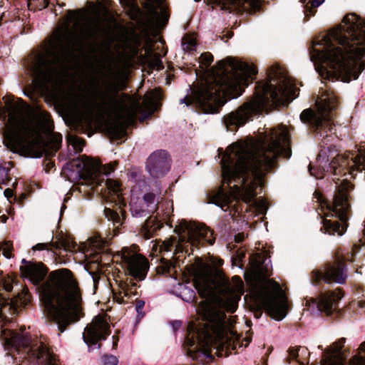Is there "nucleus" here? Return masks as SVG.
Here are the masks:
<instances>
[{
    "mask_svg": "<svg viewBox=\"0 0 365 365\" xmlns=\"http://www.w3.org/2000/svg\"><path fill=\"white\" fill-rule=\"evenodd\" d=\"M218 152L219 155H222V181L227 185L229 191L220 187L209 197V202L226 210L241 195L247 203L255 201L257 188L268 173L278 168V159L290 158V136L286 129L272 128L255 149L230 150L228 148L224 152L219 148Z\"/></svg>",
    "mask_w": 365,
    "mask_h": 365,
    "instance_id": "1",
    "label": "nucleus"
},
{
    "mask_svg": "<svg viewBox=\"0 0 365 365\" xmlns=\"http://www.w3.org/2000/svg\"><path fill=\"white\" fill-rule=\"evenodd\" d=\"M309 51L312 61L326 64L341 81L357 79L365 69V21L354 13L346 14Z\"/></svg>",
    "mask_w": 365,
    "mask_h": 365,
    "instance_id": "2",
    "label": "nucleus"
},
{
    "mask_svg": "<svg viewBox=\"0 0 365 365\" xmlns=\"http://www.w3.org/2000/svg\"><path fill=\"white\" fill-rule=\"evenodd\" d=\"M317 110L312 108L304 109L300 114L301 121L308 125L319 140L320 150L317 160L330 163L327 166L315 168L309 165V172L316 178H323L326 172L334 175L344 176L347 174L354 179L357 173L365 169V156L356 155L349 157V154L337 153L336 146L331 143L334 136L331 134L335 112L339 102L334 92L325 91L320 100L316 103Z\"/></svg>",
    "mask_w": 365,
    "mask_h": 365,
    "instance_id": "3",
    "label": "nucleus"
},
{
    "mask_svg": "<svg viewBox=\"0 0 365 365\" xmlns=\"http://www.w3.org/2000/svg\"><path fill=\"white\" fill-rule=\"evenodd\" d=\"M217 64L220 73L206 81L192 97L180 99V104H195L205 113H217L223 104L222 96L239 97L257 74L255 66L236 63L232 57Z\"/></svg>",
    "mask_w": 365,
    "mask_h": 365,
    "instance_id": "4",
    "label": "nucleus"
},
{
    "mask_svg": "<svg viewBox=\"0 0 365 365\" xmlns=\"http://www.w3.org/2000/svg\"><path fill=\"white\" fill-rule=\"evenodd\" d=\"M225 283L228 294L217 299L219 307L208 301H201L198 304L197 314L203 322L196 324L191 322L187 327L184 347L187 356L200 364H206L214 359L212 354V346L216 341L214 334L225 324L226 314L223 310L234 313L238 306L240 297L235 294L228 280Z\"/></svg>",
    "mask_w": 365,
    "mask_h": 365,
    "instance_id": "5",
    "label": "nucleus"
},
{
    "mask_svg": "<svg viewBox=\"0 0 365 365\" xmlns=\"http://www.w3.org/2000/svg\"><path fill=\"white\" fill-rule=\"evenodd\" d=\"M40 289L45 304L52 309L51 319L58 326V336L83 316L78 283L70 269L51 271Z\"/></svg>",
    "mask_w": 365,
    "mask_h": 365,
    "instance_id": "6",
    "label": "nucleus"
},
{
    "mask_svg": "<svg viewBox=\"0 0 365 365\" xmlns=\"http://www.w3.org/2000/svg\"><path fill=\"white\" fill-rule=\"evenodd\" d=\"M267 78V81L257 83L254 96L250 101L224 116L223 122L227 130L237 131L269 106H279L284 101L288 95L289 81L279 66L269 67Z\"/></svg>",
    "mask_w": 365,
    "mask_h": 365,
    "instance_id": "7",
    "label": "nucleus"
},
{
    "mask_svg": "<svg viewBox=\"0 0 365 365\" xmlns=\"http://www.w3.org/2000/svg\"><path fill=\"white\" fill-rule=\"evenodd\" d=\"M58 51H50L48 54L37 52L32 53L25 63L31 74L43 81H51L58 76L65 66L66 56L76 48L86 45L94 52L98 45L97 31L89 29L88 33L82 40L74 38L69 28L58 31L57 36Z\"/></svg>",
    "mask_w": 365,
    "mask_h": 365,
    "instance_id": "8",
    "label": "nucleus"
},
{
    "mask_svg": "<svg viewBox=\"0 0 365 365\" xmlns=\"http://www.w3.org/2000/svg\"><path fill=\"white\" fill-rule=\"evenodd\" d=\"M0 339L4 348L10 351L16 365H60L57 356L38 339H33L23 329L18 332L1 328Z\"/></svg>",
    "mask_w": 365,
    "mask_h": 365,
    "instance_id": "9",
    "label": "nucleus"
},
{
    "mask_svg": "<svg viewBox=\"0 0 365 365\" xmlns=\"http://www.w3.org/2000/svg\"><path fill=\"white\" fill-rule=\"evenodd\" d=\"M354 187V185L347 179L343 180L340 185L336 186L331 202L324 198L320 192H314V198L317 200L324 212L323 217L321 216L320 231L322 233L342 236L346 232L351 210L349 192Z\"/></svg>",
    "mask_w": 365,
    "mask_h": 365,
    "instance_id": "10",
    "label": "nucleus"
},
{
    "mask_svg": "<svg viewBox=\"0 0 365 365\" xmlns=\"http://www.w3.org/2000/svg\"><path fill=\"white\" fill-rule=\"evenodd\" d=\"M359 245H353L349 250L338 252L334 264H327L324 270L315 269L312 272L311 282L315 286H319L322 283L331 284L337 282L342 284L345 282L346 275V261L354 262L356 254L359 251Z\"/></svg>",
    "mask_w": 365,
    "mask_h": 365,
    "instance_id": "11",
    "label": "nucleus"
},
{
    "mask_svg": "<svg viewBox=\"0 0 365 365\" xmlns=\"http://www.w3.org/2000/svg\"><path fill=\"white\" fill-rule=\"evenodd\" d=\"M123 250L125 252L122 253L120 258L126 269V274L130 277H128L124 281H120L118 286L124 296L129 299L138 294L136 291L138 284L135 280L142 281L146 277L149 262L145 257L131 254L128 249H123Z\"/></svg>",
    "mask_w": 365,
    "mask_h": 365,
    "instance_id": "12",
    "label": "nucleus"
},
{
    "mask_svg": "<svg viewBox=\"0 0 365 365\" xmlns=\"http://www.w3.org/2000/svg\"><path fill=\"white\" fill-rule=\"evenodd\" d=\"M174 231L178 234L180 240L186 241L192 246L197 247L200 241H205L209 245L215 243L213 231L208 228L204 224L195 222H188L185 220H182L175 227Z\"/></svg>",
    "mask_w": 365,
    "mask_h": 365,
    "instance_id": "13",
    "label": "nucleus"
},
{
    "mask_svg": "<svg viewBox=\"0 0 365 365\" xmlns=\"http://www.w3.org/2000/svg\"><path fill=\"white\" fill-rule=\"evenodd\" d=\"M106 186L108 190V200L118 206V208L114 210L106 207L103 211L104 215L109 221L113 222L115 228H118L125 222L126 217V212L124 210L125 202L121 193L120 185L114 180L107 179Z\"/></svg>",
    "mask_w": 365,
    "mask_h": 365,
    "instance_id": "14",
    "label": "nucleus"
},
{
    "mask_svg": "<svg viewBox=\"0 0 365 365\" xmlns=\"http://www.w3.org/2000/svg\"><path fill=\"white\" fill-rule=\"evenodd\" d=\"M343 296V292L337 289L321 292L318 297L311 298L310 301L322 313L329 317H338L341 314V311L339 309V302Z\"/></svg>",
    "mask_w": 365,
    "mask_h": 365,
    "instance_id": "15",
    "label": "nucleus"
},
{
    "mask_svg": "<svg viewBox=\"0 0 365 365\" xmlns=\"http://www.w3.org/2000/svg\"><path fill=\"white\" fill-rule=\"evenodd\" d=\"M130 211L133 217H148L145 222L142 224L141 230L144 232L148 237H151L163 226V222L156 217H153L150 215L152 213L150 209L139 200L135 201L132 199L130 202Z\"/></svg>",
    "mask_w": 365,
    "mask_h": 365,
    "instance_id": "16",
    "label": "nucleus"
},
{
    "mask_svg": "<svg viewBox=\"0 0 365 365\" xmlns=\"http://www.w3.org/2000/svg\"><path fill=\"white\" fill-rule=\"evenodd\" d=\"M223 10L240 15L252 16L263 11L261 0H215Z\"/></svg>",
    "mask_w": 365,
    "mask_h": 365,
    "instance_id": "17",
    "label": "nucleus"
},
{
    "mask_svg": "<svg viewBox=\"0 0 365 365\" xmlns=\"http://www.w3.org/2000/svg\"><path fill=\"white\" fill-rule=\"evenodd\" d=\"M110 325L101 316H96L91 324L87 325L83 339L89 346L96 345L99 341L106 340L110 334Z\"/></svg>",
    "mask_w": 365,
    "mask_h": 365,
    "instance_id": "18",
    "label": "nucleus"
},
{
    "mask_svg": "<svg viewBox=\"0 0 365 365\" xmlns=\"http://www.w3.org/2000/svg\"><path fill=\"white\" fill-rule=\"evenodd\" d=\"M171 159L165 150L153 152L146 162V170L150 175L155 179L164 177L170 170Z\"/></svg>",
    "mask_w": 365,
    "mask_h": 365,
    "instance_id": "19",
    "label": "nucleus"
},
{
    "mask_svg": "<svg viewBox=\"0 0 365 365\" xmlns=\"http://www.w3.org/2000/svg\"><path fill=\"white\" fill-rule=\"evenodd\" d=\"M140 113V117L139 118L140 122L144 121L147 118L150 117L151 115L147 110L143 109V108L137 104L134 107L131 108L127 113V122L116 120L113 124L110 125L109 130L110 133L117 139H122L127 135V126L128 124H135L137 120L138 114Z\"/></svg>",
    "mask_w": 365,
    "mask_h": 365,
    "instance_id": "20",
    "label": "nucleus"
},
{
    "mask_svg": "<svg viewBox=\"0 0 365 365\" xmlns=\"http://www.w3.org/2000/svg\"><path fill=\"white\" fill-rule=\"evenodd\" d=\"M22 263L24 264L20 267L22 277L29 279L34 285H39L48 272L46 265L41 262H30L25 259H22Z\"/></svg>",
    "mask_w": 365,
    "mask_h": 365,
    "instance_id": "21",
    "label": "nucleus"
},
{
    "mask_svg": "<svg viewBox=\"0 0 365 365\" xmlns=\"http://www.w3.org/2000/svg\"><path fill=\"white\" fill-rule=\"evenodd\" d=\"M64 169L72 173H76V176L83 180H93L94 170L88 160H81V157L73 159L66 163Z\"/></svg>",
    "mask_w": 365,
    "mask_h": 365,
    "instance_id": "22",
    "label": "nucleus"
},
{
    "mask_svg": "<svg viewBox=\"0 0 365 365\" xmlns=\"http://www.w3.org/2000/svg\"><path fill=\"white\" fill-rule=\"evenodd\" d=\"M267 313L273 319L280 321L287 315V304L284 299L270 298L264 302Z\"/></svg>",
    "mask_w": 365,
    "mask_h": 365,
    "instance_id": "23",
    "label": "nucleus"
},
{
    "mask_svg": "<svg viewBox=\"0 0 365 365\" xmlns=\"http://www.w3.org/2000/svg\"><path fill=\"white\" fill-rule=\"evenodd\" d=\"M108 257L101 252H94L91 255L89 262L85 265V269L91 275L94 286H97L101 279V269L103 257Z\"/></svg>",
    "mask_w": 365,
    "mask_h": 365,
    "instance_id": "24",
    "label": "nucleus"
},
{
    "mask_svg": "<svg viewBox=\"0 0 365 365\" xmlns=\"http://www.w3.org/2000/svg\"><path fill=\"white\" fill-rule=\"evenodd\" d=\"M161 192L162 190L160 186V183H157L153 192L145 193L143 199L140 200L146 206L147 208L150 209V212L153 213L158 209L159 202L157 199V195L160 196Z\"/></svg>",
    "mask_w": 365,
    "mask_h": 365,
    "instance_id": "25",
    "label": "nucleus"
},
{
    "mask_svg": "<svg viewBox=\"0 0 365 365\" xmlns=\"http://www.w3.org/2000/svg\"><path fill=\"white\" fill-rule=\"evenodd\" d=\"M303 4L304 21H308L311 16L315 15L317 8L320 6L324 0H299Z\"/></svg>",
    "mask_w": 365,
    "mask_h": 365,
    "instance_id": "26",
    "label": "nucleus"
},
{
    "mask_svg": "<svg viewBox=\"0 0 365 365\" xmlns=\"http://www.w3.org/2000/svg\"><path fill=\"white\" fill-rule=\"evenodd\" d=\"M6 106L14 115H22L24 111L29 108V106L21 98L15 102L13 99L5 101Z\"/></svg>",
    "mask_w": 365,
    "mask_h": 365,
    "instance_id": "27",
    "label": "nucleus"
},
{
    "mask_svg": "<svg viewBox=\"0 0 365 365\" xmlns=\"http://www.w3.org/2000/svg\"><path fill=\"white\" fill-rule=\"evenodd\" d=\"M357 350L358 353L349 360V365H365V341L361 344ZM329 360V364L324 361V365H335L331 359Z\"/></svg>",
    "mask_w": 365,
    "mask_h": 365,
    "instance_id": "28",
    "label": "nucleus"
},
{
    "mask_svg": "<svg viewBox=\"0 0 365 365\" xmlns=\"http://www.w3.org/2000/svg\"><path fill=\"white\" fill-rule=\"evenodd\" d=\"M196 43L195 39L189 36H185L182 38V47L186 51H191L195 49Z\"/></svg>",
    "mask_w": 365,
    "mask_h": 365,
    "instance_id": "29",
    "label": "nucleus"
},
{
    "mask_svg": "<svg viewBox=\"0 0 365 365\" xmlns=\"http://www.w3.org/2000/svg\"><path fill=\"white\" fill-rule=\"evenodd\" d=\"M200 63L206 68L209 67L214 60L212 54L210 52H205L200 57Z\"/></svg>",
    "mask_w": 365,
    "mask_h": 365,
    "instance_id": "30",
    "label": "nucleus"
},
{
    "mask_svg": "<svg viewBox=\"0 0 365 365\" xmlns=\"http://www.w3.org/2000/svg\"><path fill=\"white\" fill-rule=\"evenodd\" d=\"M101 362L103 365H117L118 359L112 354H104L101 357Z\"/></svg>",
    "mask_w": 365,
    "mask_h": 365,
    "instance_id": "31",
    "label": "nucleus"
},
{
    "mask_svg": "<svg viewBox=\"0 0 365 365\" xmlns=\"http://www.w3.org/2000/svg\"><path fill=\"white\" fill-rule=\"evenodd\" d=\"M345 341V338H341L338 341L334 342L332 345V354H340Z\"/></svg>",
    "mask_w": 365,
    "mask_h": 365,
    "instance_id": "32",
    "label": "nucleus"
},
{
    "mask_svg": "<svg viewBox=\"0 0 365 365\" xmlns=\"http://www.w3.org/2000/svg\"><path fill=\"white\" fill-rule=\"evenodd\" d=\"M118 163L116 162L110 163L106 165H102L101 171L106 176L110 175L111 173L114 172Z\"/></svg>",
    "mask_w": 365,
    "mask_h": 365,
    "instance_id": "33",
    "label": "nucleus"
},
{
    "mask_svg": "<svg viewBox=\"0 0 365 365\" xmlns=\"http://www.w3.org/2000/svg\"><path fill=\"white\" fill-rule=\"evenodd\" d=\"M61 246L66 250H71L72 249H75L76 243L74 241L69 239H62Z\"/></svg>",
    "mask_w": 365,
    "mask_h": 365,
    "instance_id": "34",
    "label": "nucleus"
},
{
    "mask_svg": "<svg viewBox=\"0 0 365 365\" xmlns=\"http://www.w3.org/2000/svg\"><path fill=\"white\" fill-rule=\"evenodd\" d=\"M84 140L78 137H73V145L74 146L76 152L81 153L82 151V147L84 145Z\"/></svg>",
    "mask_w": 365,
    "mask_h": 365,
    "instance_id": "35",
    "label": "nucleus"
},
{
    "mask_svg": "<svg viewBox=\"0 0 365 365\" xmlns=\"http://www.w3.org/2000/svg\"><path fill=\"white\" fill-rule=\"evenodd\" d=\"M195 288L197 289L199 294L202 296V297H205L206 291L208 288L207 284H202L200 282H195Z\"/></svg>",
    "mask_w": 365,
    "mask_h": 365,
    "instance_id": "36",
    "label": "nucleus"
},
{
    "mask_svg": "<svg viewBox=\"0 0 365 365\" xmlns=\"http://www.w3.org/2000/svg\"><path fill=\"white\" fill-rule=\"evenodd\" d=\"M176 240L175 237L170 238V240L165 241L163 245V249L167 251H171L174 246H176Z\"/></svg>",
    "mask_w": 365,
    "mask_h": 365,
    "instance_id": "37",
    "label": "nucleus"
},
{
    "mask_svg": "<svg viewBox=\"0 0 365 365\" xmlns=\"http://www.w3.org/2000/svg\"><path fill=\"white\" fill-rule=\"evenodd\" d=\"M61 142H62V137H61V135H60L59 139L55 138L53 149L51 152L47 153L46 155H48V156H53V155H55L56 153L58 150V149L61 147Z\"/></svg>",
    "mask_w": 365,
    "mask_h": 365,
    "instance_id": "38",
    "label": "nucleus"
},
{
    "mask_svg": "<svg viewBox=\"0 0 365 365\" xmlns=\"http://www.w3.org/2000/svg\"><path fill=\"white\" fill-rule=\"evenodd\" d=\"M114 295V299L118 303V304H124L126 303V302L124 300V294L123 292H122V289H120L119 292L117 294L113 292Z\"/></svg>",
    "mask_w": 365,
    "mask_h": 365,
    "instance_id": "39",
    "label": "nucleus"
},
{
    "mask_svg": "<svg viewBox=\"0 0 365 365\" xmlns=\"http://www.w3.org/2000/svg\"><path fill=\"white\" fill-rule=\"evenodd\" d=\"M299 349L294 347H291L289 349L288 352L290 359L298 360L297 358L299 356Z\"/></svg>",
    "mask_w": 365,
    "mask_h": 365,
    "instance_id": "40",
    "label": "nucleus"
},
{
    "mask_svg": "<svg viewBox=\"0 0 365 365\" xmlns=\"http://www.w3.org/2000/svg\"><path fill=\"white\" fill-rule=\"evenodd\" d=\"M145 306V302L139 299L136 301L135 309L138 314H142L143 309Z\"/></svg>",
    "mask_w": 365,
    "mask_h": 365,
    "instance_id": "41",
    "label": "nucleus"
},
{
    "mask_svg": "<svg viewBox=\"0 0 365 365\" xmlns=\"http://www.w3.org/2000/svg\"><path fill=\"white\" fill-rule=\"evenodd\" d=\"M43 165H44V170H45L46 173H49L51 171V170L55 167V163L51 160H49V161L44 160Z\"/></svg>",
    "mask_w": 365,
    "mask_h": 365,
    "instance_id": "42",
    "label": "nucleus"
},
{
    "mask_svg": "<svg viewBox=\"0 0 365 365\" xmlns=\"http://www.w3.org/2000/svg\"><path fill=\"white\" fill-rule=\"evenodd\" d=\"M33 250H44L48 249V245L46 243H38L33 247Z\"/></svg>",
    "mask_w": 365,
    "mask_h": 365,
    "instance_id": "43",
    "label": "nucleus"
},
{
    "mask_svg": "<svg viewBox=\"0 0 365 365\" xmlns=\"http://www.w3.org/2000/svg\"><path fill=\"white\" fill-rule=\"evenodd\" d=\"M189 297L188 298H183V300L186 302H192L194 299L195 298V293L193 290L190 289L189 290Z\"/></svg>",
    "mask_w": 365,
    "mask_h": 365,
    "instance_id": "44",
    "label": "nucleus"
},
{
    "mask_svg": "<svg viewBox=\"0 0 365 365\" xmlns=\"http://www.w3.org/2000/svg\"><path fill=\"white\" fill-rule=\"evenodd\" d=\"M4 195L8 198V199H10L11 197H14V192H13V190L10 188H6L5 190H4Z\"/></svg>",
    "mask_w": 365,
    "mask_h": 365,
    "instance_id": "45",
    "label": "nucleus"
},
{
    "mask_svg": "<svg viewBox=\"0 0 365 365\" xmlns=\"http://www.w3.org/2000/svg\"><path fill=\"white\" fill-rule=\"evenodd\" d=\"M235 242L237 243H240L244 240V235L243 233H238L235 236Z\"/></svg>",
    "mask_w": 365,
    "mask_h": 365,
    "instance_id": "46",
    "label": "nucleus"
},
{
    "mask_svg": "<svg viewBox=\"0 0 365 365\" xmlns=\"http://www.w3.org/2000/svg\"><path fill=\"white\" fill-rule=\"evenodd\" d=\"M29 297V292H28V291H26V292L25 293L24 297V299H23L22 296H21V294H18V297L19 298L20 303H21V304H26V300H27L26 297Z\"/></svg>",
    "mask_w": 365,
    "mask_h": 365,
    "instance_id": "47",
    "label": "nucleus"
},
{
    "mask_svg": "<svg viewBox=\"0 0 365 365\" xmlns=\"http://www.w3.org/2000/svg\"><path fill=\"white\" fill-rule=\"evenodd\" d=\"M4 289L8 292H11L13 289V285L11 283L4 282Z\"/></svg>",
    "mask_w": 365,
    "mask_h": 365,
    "instance_id": "48",
    "label": "nucleus"
},
{
    "mask_svg": "<svg viewBox=\"0 0 365 365\" xmlns=\"http://www.w3.org/2000/svg\"><path fill=\"white\" fill-rule=\"evenodd\" d=\"M118 337L116 335L113 336V349H116L118 347Z\"/></svg>",
    "mask_w": 365,
    "mask_h": 365,
    "instance_id": "49",
    "label": "nucleus"
},
{
    "mask_svg": "<svg viewBox=\"0 0 365 365\" xmlns=\"http://www.w3.org/2000/svg\"><path fill=\"white\" fill-rule=\"evenodd\" d=\"M232 281L233 282H236L239 284V285L240 287H242L243 285V282H242V280L241 279V278L237 276V275H235L233 277H232Z\"/></svg>",
    "mask_w": 365,
    "mask_h": 365,
    "instance_id": "50",
    "label": "nucleus"
},
{
    "mask_svg": "<svg viewBox=\"0 0 365 365\" xmlns=\"http://www.w3.org/2000/svg\"><path fill=\"white\" fill-rule=\"evenodd\" d=\"M3 255L6 257V258H11V250L8 248L6 249H4V252H3Z\"/></svg>",
    "mask_w": 365,
    "mask_h": 365,
    "instance_id": "51",
    "label": "nucleus"
},
{
    "mask_svg": "<svg viewBox=\"0 0 365 365\" xmlns=\"http://www.w3.org/2000/svg\"><path fill=\"white\" fill-rule=\"evenodd\" d=\"M110 100L114 102L115 103H118V96L117 95H113V96H110Z\"/></svg>",
    "mask_w": 365,
    "mask_h": 365,
    "instance_id": "52",
    "label": "nucleus"
},
{
    "mask_svg": "<svg viewBox=\"0 0 365 365\" xmlns=\"http://www.w3.org/2000/svg\"><path fill=\"white\" fill-rule=\"evenodd\" d=\"M358 305L361 308L365 307V300H360L358 302Z\"/></svg>",
    "mask_w": 365,
    "mask_h": 365,
    "instance_id": "53",
    "label": "nucleus"
},
{
    "mask_svg": "<svg viewBox=\"0 0 365 365\" xmlns=\"http://www.w3.org/2000/svg\"><path fill=\"white\" fill-rule=\"evenodd\" d=\"M262 311H257L255 313V316L256 318H259L262 315Z\"/></svg>",
    "mask_w": 365,
    "mask_h": 365,
    "instance_id": "54",
    "label": "nucleus"
},
{
    "mask_svg": "<svg viewBox=\"0 0 365 365\" xmlns=\"http://www.w3.org/2000/svg\"><path fill=\"white\" fill-rule=\"evenodd\" d=\"M43 8H46L48 6V4H49L48 0H43Z\"/></svg>",
    "mask_w": 365,
    "mask_h": 365,
    "instance_id": "55",
    "label": "nucleus"
},
{
    "mask_svg": "<svg viewBox=\"0 0 365 365\" xmlns=\"http://www.w3.org/2000/svg\"><path fill=\"white\" fill-rule=\"evenodd\" d=\"M68 14H69L70 17L71 18H73L74 17V11H72V10H68Z\"/></svg>",
    "mask_w": 365,
    "mask_h": 365,
    "instance_id": "56",
    "label": "nucleus"
},
{
    "mask_svg": "<svg viewBox=\"0 0 365 365\" xmlns=\"http://www.w3.org/2000/svg\"><path fill=\"white\" fill-rule=\"evenodd\" d=\"M42 155H43L42 151H38V152H37V154H36V155H34V157H36V158H40V157H41V156H42Z\"/></svg>",
    "mask_w": 365,
    "mask_h": 365,
    "instance_id": "57",
    "label": "nucleus"
},
{
    "mask_svg": "<svg viewBox=\"0 0 365 365\" xmlns=\"http://www.w3.org/2000/svg\"><path fill=\"white\" fill-rule=\"evenodd\" d=\"M1 217L3 218V220H2L3 222H6L7 219H8V217L6 216H5V215L1 216Z\"/></svg>",
    "mask_w": 365,
    "mask_h": 365,
    "instance_id": "58",
    "label": "nucleus"
},
{
    "mask_svg": "<svg viewBox=\"0 0 365 365\" xmlns=\"http://www.w3.org/2000/svg\"><path fill=\"white\" fill-rule=\"evenodd\" d=\"M339 178H334V179H333V181H334V182H335L336 184H338V181H339Z\"/></svg>",
    "mask_w": 365,
    "mask_h": 365,
    "instance_id": "59",
    "label": "nucleus"
},
{
    "mask_svg": "<svg viewBox=\"0 0 365 365\" xmlns=\"http://www.w3.org/2000/svg\"><path fill=\"white\" fill-rule=\"evenodd\" d=\"M140 43H141L140 40L138 38H137V44H138V46H140Z\"/></svg>",
    "mask_w": 365,
    "mask_h": 365,
    "instance_id": "60",
    "label": "nucleus"
},
{
    "mask_svg": "<svg viewBox=\"0 0 365 365\" xmlns=\"http://www.w3.org/2000/svg\"><path fill=\"white\" fill-rule=\"evenodd\" d=\"M66 205H63L62 207H61V212L63 211L64 209H66Z\"/></svg>",
    "mask_w": 365,
    "mask_h": 365,
    "instance_id": "61",
    "label": "nucleus"
},
{
    "mask_svg": "<svg viewBox=\"0 0 365 365\" xmlns=\"http://www.w3.org/2000/svg\"><path fill=\"white\" fill-rule=\"evenodd\" d=\"M201 1V0H195V1H196V2H199V1Z\"/></svg>",
    "mask_w": 365,
    "mask_h": 365,
    "instance_id": "62",
    "label": "nucleus"
},
{
    "mask_svg": "<svg viewBox=\"0 0 365 365\" xmlns=\"http://www.w3.org/2000/svg\"><path fill=\"white\" fill-rule=\"evenodd\" d=\"M336 365H340V364H336Z\"/></svg>",
    "mask_w": 365,
    "mask_h": 365,
    "instance_id": "63",
    "label": "nucleus"
}]
</instances>
